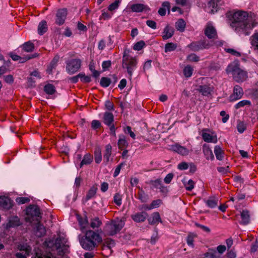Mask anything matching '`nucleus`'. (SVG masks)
Instances as JSON below:
<instances>
[{
	"mask_svg": "<svg viewBox=\"0 0 258 258\" xmlns=\"http://www.w3.org/2000/svg\"><path fill=\"white\" fill-rule=\"evenodd\" d=\"M229 23L231 28L237 33H243L245 35L250 34L251 30L257 24L253 21L252 18L243 11H239L228 15Z\"/></svg>",
	"mask_w": 258,
	"mask_h": 258,
	"instance_id": "1",
	"label": "nucleus"
},
{
	"mask_svg": "<svg viewBox=\"0 0 258 258\" xmlns=\"http://www.w3.org/2000/svg\"><path fill=\"white\" fill-rule=\"evenodd\" d=\"M102 242V238L97 232L87 230L80 240L82 247L85 250H92Z\"/></svg>",
	"mask_w": 258,
	"mask_h": 258,
	"instance_id": "2",
	"label": "nucleus"
},
{
	"mask_svg": "<svg viewBox=\"0 0 258 258\" xmlns=\"http://www.w3.org/2000/svg\"><path fill=\"white\" fill-rule=\"evenodd\" d=\"M226 72L227 74H231L233 80L238 83L244 82L247 78V73L240 69L239 64L236 62L229 64Z\"/></svg>",
	"mask_w": 258,
	"mask_h": 258,
	"instance_id": "3",
	"label": "nucleus"
},
{
	"mask_svg": "<svg viewBox=\"0 0 258 258\" xmlns=\"http://www.w3.org/2000/svg\"><path fill=\"white\" fill-rule=\"evenodd\" d=\"M67 242V240L64 238L58 237L55 240H46L45 243L48 247L57 249L59 255H63L69 252V246Z\"/></svg>",
	"mask_w": 258,
	"mask_h": 258,
	"instance_id": "4",
	"label": "nucleus"
},
{
	"mask_svg": "<svg viewBox=\"0 0 258 258\" xmlns=\"http://www.w3.org/2000/svg\"><path fill=\"white\" fill-rule=\"evenodd\" d=\"M124 225L123 220L116 218L106 223L104 230L107 235L112 236L119 232Z\"/></svg>",
	"mask_w": 258,
	"mask_h": 258,
	"instance_id": "5",
	"label": "nucleus"
},
{
	"mask_svg": "<svg viewBox=\"0 0 258 258\" xmlns=\"http://www.w3.org/2000/svg\"><path fill=\"white\" fill-rule=\"evenodd\" d=\"M138 63L137 59L129 55L124 54L122 56V67L126 69L130 77L133 75V71L136 69Z\"/></svg>",
	"mask_w": 258,
	"mask_h": 258,
	"instance_id": "6",
	"label": "nucleus"
},
{
	"mask_svg": "<svg viewBox=\"0 0 258 258\" xmlns=\"http://www.w3.org/2000/svg\"><path fill=\"white\" fill-rule=\"evenodd\" d=\"M81 66V60L79 58L72 59L66 62V71L70 75L78 72Z\"/></svg>",
	"mask_w": 258,
	"mask_h": 258,
	"instance_id": "7",
	"label": "nucleus"
},
{
	"mask_svg": "<svg viewBox=\"0 0 258 258\" xmlns=\"http://www.w3.org/2000/svg\"><path fill=\"white\" fill-rule=\"evenodd\" d=\"M26 214L29 218L39 221L41 218L40 208L36 205H30L26 209Z\"/></svg>",
	"mask_w": 258,
	"mask_h": 258,
	"instance_id": "8",
	"label": "nucleus"
},
{
	"mask_svg": "<svg viewBox=\"0 0 258 258\" xmlns=\"http://www.w3.org/2000/svg\"><path fill=\"white\" fill-rule=\"evenodd\" d=\"M210 46V45L206 40L193 42L188 45V47L193 51L208 49Z\"/></svg>",
	"mask_w": 258,
	"mask_h": 258,
	"instance_id": "9",
	"label": "nucleus"
},
{
	"mask_svg": "<svg viewBox=\"0 0 258 258\" xmlns=\"http://www.w3.org/2000/svg\"><path fill=\"white\" fill-rule=\"evenodd\" d=\"M204 34L210 39L217 38V33L215 28L211 23H208L204 29Z\"/></svg>",
	"mask_w": 258,
	"mask_h": 258,
	"instance_id": "10",
	"label": "nucleus"
},
{
	"mask_svg": "<svg viewBox=\"0 0 258 258\" xmlns=\"http://www.w3.org/2000/svg\"><path fill=\"white\" fill-rule=\"evenodd\" d=\"M243 95L242 88L239 85H235L233 90V93L229 97L231 102L235 101L240 99Z\"/></svg>",
	"mask_w": 258,
	"mask_h": 258,
	"instance_id": "11",
	"label": "nucleus"
},
{
	"mask_svg": "<svg viewBox=\"0 0 258 258\" xmlns=\"http://www.w3.org/2000/svg\"><path fill=\"white\" fill-rule=\"evenodd\" d=\"M67 15V10L66 8L59 9L56 14L55 23L58 25L64 24Z\"/></svg>",
	"mask_w": 258,
	"mask_h": 258,
	"instance_id": "12",
	"label": "nucleus"
},
{
	"mask_svg": "<svg viewBox=\"0 0 258 258\" xmlns=\"http://www.w3.org/2000/svg\"><path fill=\"white\" fill-rule=\"evenodd\" d=\"M148 216V214L147 212H142L132 214L131 217L135 222L141 223L144 222Z\"/></svg>",
	"mask_w": 258,
	"mask_h": 258,
	"instance_id": "13",
	"label": "nucleus"
},
{
	"mask_svg": "<svg viewBox=\"0 0 258 258\" xmlns=\"http://www.w3.org/2000/svg\"><path fill=\"white\" fill-rule=\"evenodd\" d=\"M12 201L9 198L5 196L0 197V207L5 209L9 210L12 208Z\"/></svg>",
	"mask_w": 258,
	"mask_h": 258,
	"instance_id": "14",
	"label": "nucleus"
},
{
	"mask_svg": "<svg viewBox=\"0 0 258 258\" xmlns=\"http://www.w3.org/2000/svg\"><path fill=\"white\" fill-rule=\"evenodd\" d=\"M20 252H17L15 254L16 258H27V256L29 255L31 251L30 246L25 247L24 245L21 246L20 248Z\"/></svg>",
	"mask_w": 258,
	"mask_h": 258,
	"instance_id": "15",
	"label": "nucleus"
},
{
	"mask_svg": "<svg viewBox=\"0 0 258 258\" xmlns=\"http://www.w3.org/2000/svg\"><path fill=\"white\" fill-rule=\"evenodd\" d=\"M171 149L173 151L182 156H186L189 153V150L187 148L178 144L172 145Z\"/></svg>",
	"mask_w": 258,
	"mask_h": 258,
	"instance_id": "16",
	"label": "nucleus"
},
{
	"mask_svg": "<svg viewBox=\"0 0 258 258\" xmlns=\"http://www.w3.org/2000/svg\"><path fill=\"white\" fill-rule=\"evenodd\" d=\"M131 9L133 12L140 13L144 11H148L150 10L149 7L142 4H136L132 5Z\"/></svg>",
	"mask_w": 258,
	"mask_h": 258,
	"instance_id": "17",
	"label": "nucleus"
},
{
	"mask_svg": "<svg viewBox=\"0 0 258 258\" xmlns=\"http://www.w3.org/2000/svg\"><path fill=\"white\" fill-rule=\"evenodd\" d=\"M174 33V29L173 27L167 25L164 29L163 35L162 38L163 40H167L173 36Z\"/></svg>",
	"mask_w": 258,
	"mask_h": 258,
	"instance_id": "18",
	"label": "nucleus"
},
{
	"mask_svg": "<svg viewBox=\"0 0 258 258\" xmlns=\"http://www.w3.org/2000/svg\"><path fill=\"white\" fill-rule=\"evenodd\" d=\"M97 187L96 185H94L89 189L85 198L83 199L84 203H86L91 199L94 198L96 194Z\"/></svg>",
	"mask_w": 258,
	"mask_h": 258,
	"instance_id": "19",
	"label": "nucleus"
},
{
	"mask_svg": "<svg viewBox=\"0 0 258 258\" xmlns=\"http://www.w3.org/2000/svg\"><path fill=\"white\" fill-rule=\"evenodd\" d=\"M149 223L150 225L157 224L158 223H162V220L159 212H154L151 215V217L148 219Z\"/></svg>",
	"mask_w": 258,
	"mask_h": 258,
	"instance_id": "20",
	"label": "nucleus"
},
{
	"mask_svg": "<svg viewBox=\"0 0 258 258\" xmlns=\"http://www.w3.org/2000/svg\"><path fill=\"white\" fill-rule=\"evenodd\" d=\"M203 152L207 160H213L214 156L209 145L204 144L203 146Z\"/></svg>",
	"mask_w": 258,
	"mask_h": 258,
	"instance_id": "21",
	"label": "nucleus"
},
{
	"mask_svg": "<svg viewBox=\"0 0 258 258\" xmlns=\"http://www.w3.org/2000/svg\"><path fill=\"white\" fill-rule=\"evenodd\" d=\"M114 121L113 114L109 112H105L103 116V122L106 125H110Z\"/></svg>",
	"mask_w": 258,
	"mask_h": 258,
	"instance_id": "22",
	"label": "nucleus"
},
{
	"mask_svg": "<svg viewBox=\"0 0 258 258\" xmlns=\"http://www.w3.org/2000/svg\"><path fill=\"white\" fill-rule=\"evenodd\" d=\"M241 221L240 222L241 224L245 225L250 222V215L249 211L245 210H243L240 214Z\"/></svg>",
	"mask_w": 258,
	"mask_h": 258,
	"instance_id": "23",
	"label": "nucleus"
},
{
	"mask_svg": "<svg viewBox=\"0 0 258 258\" xmlns=\"http://www.w3.org/2000/svg\"><path fill=\"white\" fill-rule=\"evenodd\" d=\"M118 138L119 139L117 142L118 148L121 150L126 149L128 145V143L126 141L125 136L123 135H119Z\"/></svg>",
	"mask_w": 258,
	"mask_h": 258,
	"instance_id": "24",
	"label": "nucleus"
},
{
	"mask_svg": "<svg viewBox=\"0 0 258 258\" xmlns=\"http://www.w3.org/2000/svg\"><path fill=\"white\" fill-rule=\"evenodd\" d=\"M138 199L142 203H147L149 200V196L147 194L142 188L138 187Z\"/></svg>",
	"mask_w": 258,
	"mask_h": 258,
	"instance_id": "25",
	"label": "nucleus"
},
{
	"mask_svg": "<svg viewBox=\"0 0 258 258\" xmlns=\"http://www.w3.org/2000/svg\"><path fill=\"white\" fill-rule=\"evenodd\" d=\"M21 224L20 219L17 216L11 217L7 224V228L15 227Z\"/></svg>",
	"mask_w": 258,
	"mask_h": 258,
	"instance_id": "26",
	"label": "nucleus"
},
{
	"mask_svg": "<svg viewBox=\"0 0 258 258\" xmlns=\"http://www.w3.org/2000/svg\"><path fill=\"white\" fill-rule=\"evenodd\" d=\"M36 235L39 237L44 236L46 234V229L45 227L39 222L36 225Z\"/></svg>",
	"mask_w": 258,
	"mask_h": 258,
	"instance_id": "27",
	"label": "nucleus"
},
{
	"mask_svg": "<svg viewBox=\"0 0 258 258\" xmlns=\"http://www.w3.org/2000/svg\"><path fill=\"white\" fill-rule=\"evenodd\" d=\"M198 90L204 96H208L212 91V88L206 85L200 86Z\"/></svg>",
	"mask_w": 258,
	"mask_h": 258,
	"instance_id": "28",
	"label": "nucleus"
},
{
	"mask_svg": "<svg viewBox=\"0 0 258 258\" xmlns=\"http://www.w3.org/2000/svg\"><path fill=\"white\" fill-rule=\"evenodd\" d=\"M202 138L204 141L207 143H216L217 142V138L216 136H211L210 134L204 133L202 134Z\"/></svg>",
	"mask_w": 258,
	"mask_h": 258,
	"instance_id": "29",
	"label": "nucleus"
},
{
	"mask_svg": "<svg viewBox=\"0 0 258 258\" xmlns=\"http://www.w3.org/2000/svg\"><path fill=\"white\" fill-rule=\"evenodd\" d=\"M48 27L47 22L45 20L41 21L38 27V32L40 35H42L47 30Z\"/></svg>",
	"mask_w": 258,
	"mask_h": 258,
	"instance_id": "30",
	"label": "nucleus"
},
{
	"mask_svg": "<svg viewBox=\"0 0 258 258\" xmlns=\"http://www.w3.org/2000/svg\"><path fill=\"white\" fill-rule=\"evenodd\" d=\"M214 151L217 160L221 161L223 159L224 152L219 146H216Z\"/></svg>",
	"mask_w": 258,
	"mask_h": 258,
	"instance_id": "31",
	"label": "nucleus"
},
{
	"mask_svg": "<svg viewBox=\"0 0 258 258\" xmlns=\"http://www.w3.org/2000/svg\"><path fill=\"white\" fill-rule=\"evenodd\" d=\"M92 160L93 157L90 154H85L80 164V168H81L84 165L90 164L92 162Z\"/></svg>",
	"mask_w": 258,
	"mask_h": 258,
	"instance_id": "32",
	"label": "nucleus"
},
{
	"mask_svg": "<svg viewBox=\"0 0 258 258\" xmlns=\"http://www.w3.org/2000/svg\"><path fill=\"white\" fill-rule=\"evenodd\" d=\"M220 1L221 0H210L209 1L208 5L209 8H212L210 12L211 13L213 14L215 11L216 12L217 11V8L220 4Z\"/></svg>",
	"mask_w": 258,
	"mask_h": 258,
	"instance_id": "33",
	"label": "nucleus"
},
{
	"mask_svg": "<svg viewBox=\"0 0 258 258\" xmlns=\"http://www.w3.org/2000/svg\"><path fill=\"white\" fill-rule=\"evenodd\" d=\"M94 160L97 164H99L102 160V154L101 149L99 147H96L94 151Z\"/></svg>",
	"mask_w": 258,
	"mask_h": 258,
	"instance_id": "34",
	"label": "nucleus"
},
{
	"mask_svg": "<svg viewBox=\"0 0 258 258\" xmlns=\"http://www.w3.org/2000/svg\"><path fill=\"white\" fill-rule=\"evenodd\" d=\"M205 256L207 258H221V255L218 253L214 249H209L207 252L205 253Z\"/></svg>",
	"mask_w": 258,
	"mask_h": 258,
	"instance_id": "35",
	"label": "nucleus"
},
{
	"mask_svg": "<svg viewBox=\"0 0 258 258\" xmlns=\"http://www.w3.org/2000/svg\"><path fill=\"white\" fill-rule=\"evenodd\" d=\"M112 147L110 144L105 146V150L103 155L104 160L107 163L109 160V157L111 154Z\"/></svg>",
	"mask_w": 258,
	"mask_h": 258,
	"instance_id": "36",
	"label": "nucleus"
},
{
	"mask_svg": "<svg viewBox=\"0 0 258 258\" xmlns=\"http://www.w3.org/2000/svg\"><path fill=\"white\" fill-rule=\"evenodd\" d=\"M162 5L163 7L159 9L158 13L160 15L163 16L166 14V8L168 10V12H169L170 5L168 2H163Z\"/></svg>",
	"mask_w": 258,
	"mask_h": 258,
	"instance_id": "37",
	"label": "nucleus"
},
{
	"mask_svg": "<svg viewBox=\"0 0 258 258\" xmlns=\"http://www.w3.org/2000/svg\"><path fill=\"white\" fill-rule=\"evenodd\" d=\"M218 201V199L215 197H210L206 201V203L209 208H214L217 206Z\"/></svg>",
	"mask_w": 258,
	"mask_h": 258,
	"instance_id": "38",
	"label": "nucleus"
},
{
	"mask_svg": "<svg viewBox=\"0 0 258 258\" xmlns=\"http://www.w3.org/2000/svg\"><path fill=\"white\" fill-rule=\"evenodd\" d=\"M185 25V22L182 19H179L175 23L176 29L180 32L184 31Z\"/></svg>",
	"mask_w": 258,
	"mask_h": 258,
	"instance_id": "39",
	"label": "nucleus"
},
{
	"mask_svg": "<svg viewBox=\"0 0 258 258\" xmlns=\"http://www.w3.org/2000/svg\"><path fill=\"white\" fill-rule=\"evenodd\" d=\"M45 92L49 95H52L55 92V88L54 86L51 84H46L44 87Z\"/></svg>",
	"mask_w": 258,
	"mask_h": 258,
	"instance_id": "40",
	"label": "nucleus"
},
{
	"mask_svg": "<svg viewBox=\"0 0 258 258\" xmlns=\"http://www.w3.org/2000/svg\"><path fill=\"white\" fill-rule=\"evenodd\" d=\"M23 49L28 52H32L34 49V45L30 41L25 42L22 46Z\"/></svg>",
	"mask_w": 258,
	"mask_h": 258,
	"instance_id": "41",
	"label": "nucleus"
},
{
	"mask_svg": "<svg viewBox=\"0 0 258 258\" xmlns=\"http://www.w3.org/2000/svg\"><path fill=\"white\" fill-rule=\"evenodd\" d=\"M111 82L110 78L103 77L100 79V84L102 87L106 88L110 85Z\"/></svg>",
	"mask_w": 258,
	"mask_h": 258,
	"instance_id": "42",
	"label": "nucleus"
},
{
	"mask_svg": "<svg viewBox=\"0 0 258 258\" xmlns=\"http://www.w3.org/2000/svg\"><path fill=\"white\" fill-rule=\"evenodd\" d=\"M177 47V46L176 44L172 42L167 43L165 45V52H168L174 51L176 49Z\"/></svg>",
	"mask_w": 258,
	"mask_h": 258,
	"instance_id": "43",
	"label": "nucleus"
},
{
	"mask_svg": "<svg viewBox=\"0 0 258 258\" xmlns=\"http://www.w3.org/2000/svg\"><path fill=\"white\" fill-rule=\"evenodd\" d=\"M251 105V102L249 100H244L240 101L235 105V108L238 109L244 106H250Z\"/></svg>",
	"mask_w": 258,
	"mask_h": 258,
	"instance_id": "44",
	"label": "nucleus"
},
{
	"mask_svg": "<svg viewBox=\"0 0 258 258\" xmlns=\"http://www.w3.org/2000/svg\"><path fill=\"white\" fill-rule=\"evenodd\" d=\"M121 0H115L113 3H111L108 7V10L109 11H113L116 10L119 7V4L121 3Z\"/></svg>",
	"mask_w": 258,
	"mask_h": 258,
	"instance_id": "45",
	"label": "nucleus"
},
{
	"mask_svg": "<svg viewBox=\"0 0 258 258\" xmlns=\"http://www.w3.org/2000/svg\"><path fill=\"white\" fill-rule=\"evenodd\" d=\"M78 77H79L81 81L84 83H88L91 81V77L89 76H86L83 73H79Z\"/></svg>",
	"mask_w": 258,
	"mask_h": 258,
	"instance_id": "46",
	"label": "nucleus"
},
{
	"mask_svg": "<svg viewBox=\"0 0 258 258\" xmlns=\"http://www.w3.org/2000/svg\"><path fill=\"white\" fill-rule=\"evenodd\" d=\"M193 72V68L190 66H186L183 70V74L186 78L191 76Z\"/></svg>",
	"mask_w": 258,
	"mask_h": 258,
	"instance_id": "47",
	"label": "nucleus"
},
{
	"mask_svg": "<svg viewBox=\"0 0 258 258\" xmlns=\"http://www.w3.org/2000/svg\"><path fill=\"white\" fill-rule=\"evenodd\" d=\"M101 224V222L97 217L91 220L90 223V226L92 228H98Z\"/></svg>",
	"mask_w": 258,
	"mask_h": 258,
	"instance_id": "48",
	"label": "nucleus"
},
{
	"mask_svg": "<svg viewBox=\"0 0 258 258\" xmlns=\"http://www.w3.org/2000/svg\"><path fill=\"white\" fill-rule=\"evenodd\" d=\"M251 44L254 48L258 50V33L252 36Z\"/></svg>",
	"mask_w": 258,
	"mask_h": 258,
	"instance_id": "49",
	"label": "nucleus"
},
{
	"mask_svg": "<svg viewBox=\"0 0 258 258\" xmlns=\"http://www.w3.org/2000/svg\"><path fill=\"white\" fill-rule=\"evenodd\" d=\"M145 46V42L143 40H141L134 45L133 48L135 50H140Z\"/></svg>",
	"mask_w": 258,
	"mask_h": 258,
	"instance_id": "50",
	"label": "nucleus"
},
{
	"mask_svg": "<svg viewBox=\"0 0 258 258\" xmlns=\"http://www.w3.org/2000/svg\"><path fill=\"white\" fill-rule=\"evenodd\" d=\"M237 129L239 133H242L246 129L245 124L242 121L238 122L237 125Z\"/></svg>",
	"mask_w": 258,
	"mask_h": 258,
	"instance_id": "51",
	"label": "nucleus"
},
{
	"mask_svg": "<svg viewBox=\"0 0 258 258\" xmlns=\"http://www.w3.org/2000/svg\"><path fill=\"white\" fill-rule=\"evenodd\" d=\"M30 201L27 197H19L16 200V201L20 205L29 203Z\"/></svg>",
	"mask_w": 258,
	"mask_h": 258,
	"instance_id": "52",
	"label": "nucleus"
},
{
	"mask_svg": "<svg viewBox=\"0 0 258 258\" xmlns=\"http://www.w3.org/2000/svg\"><path fill=\"white\" fill-rule=\"evenodd\" d=\"M196 236V235L190 234H189L186 238V242L189 246L194 247V239Z\"/></svg>",
	"mask_w": 258,
	"mask_h": 258,
	"instance_id": "53",
	"label": "nucleus"
},
{
	"mask_svg": "<svg viewBox=\"0 0 258 258\" xmlns=\"http://www.w3.org/2000/svg\"><path fill=\"white\" fill-rule=\"evenodd\" d=\"M195 182L189 179L188 182L184 184L185 188L188 191H191L194 187Z\"/></svg>",
	"mask_w": 258,
	"mask_h": 258,
	"instance_id": "54",
	"label": "nucleus"
},
{
	"mask_svg": "<svg viewBox=\"0 0 258 258\" xmlns=\"http://www.w3.org/2000/svg\"><path fill=\"white\" fill-rule=\"evenodd\" d=\"M114 202L117 206H120L121 204V196L118 193H116L113 197Z\"/></svg>",
	"mask_w": 258,
	"mask_h": 258,
	"instance_id": "55",
	"label": "nucleus"
},
{
	"mask_svg": "<svg viewBox=\"0 0 258 258\" xmlns=\"http://www.w3.org/2000/svg\"><path fill=\"white\" fill-rule=\"evenodd\" d=\"M124 132L125 134H128L133 139H135L136 137V135L135 133L132 131L131 127L127 126L124 128Z\"/></svg>",
	"mask_w": 258,
	"mask_h": 258,
	"instance_id": "56",
	"label": "nucleus"
},
{
	"mask_svg": "<svg viewBox=\"0 0 258 258\" xmlns=\"http://www.w3.org/2000/svg\"><path fill=\"white\" fill-rule=\"evenodd\" d=\"M101 126V123L99 120H93L91 122V127L93 130L99 128Z\"/></svg>",
	"mask_w": 258,
	"mask_h": 258,
	"instance_id": "57",
	"label": "nucleus"
},
{
	"mask_svg": "<svg viewBox=\"0 0 258 258\" xmlns=\"http://www.w3.org/2000/svg\"><path fill=\"white\" fill-rule=\"evenodd\" d=\"M105 106L106 109L109 111L114 110V105L113 103L109 100L105 101Z\"/></svg>",
	"mask_w": 258,
	"mask_h": 258,
	"instance_id": "58",
	"label": "nucleus"
},
{
	"mask_svg": "<svg viewBox=\"0 0 258 258\" xmlns=\"http://www.w3.org/2000/svg\"><path fill=\"white\" fill-rule=\"evenodd\" d=\"M162 203V201L160 199H158L156 200H154L152 202L151 205V207H152L153 209L159 207L161 204Z\"/></svg>",
	"mask_w": 258,
	"mask_h": 258,
	"instance_id": "59",
	"label": "nucleus"
},
{
	"mask_svg": "<svg viewBox=\"0 0 258 258\" xmlns=\"http://www.w3.org/2000/svg\"><path fill=\"white\" fill-rule=\"evenodd\" d=\"M195 225L196 227L201 228L203 231H204L208 233H209L211 231L210 229L207 226L201 225L198 223H195Z\"/></svg>",
	"mask_w": 258,
	"mask_h": 258,
	"instance_id": "60",
	"label": "nucleus"
},
{
	"mask_svg": "<svg viewBox=\"0 0 258 258\" xmlns=\"http://www.w3.org/2000/svg\"><path fill=\"white\" fill-rule=\"evenodd\" d=\"M147 25L153 29H156L157 28V23L155 21L149 20L146 21Z\"/></svg>",
	"mask_w": 258,
	"mask_h": 258,
	"instance_id": "61",
	"label": "nucleus"
},
{
	"mask_svg": "<svg viewBox=\"0 0 258 258\" xmlns=\"http://www.w3.org/2000/svg\"><path fill=\"white\" fill-rule=\"evenodd\" d=\"M217 170L219 172L225 174L229 172V166H227L225 167H217Z\"/></svg>",
	"mask_w": 258,
	"mask_h": 258,
	"instance_id": "62",
	"label": "nucleus"
},
{
	"mask_svg": "<svg viewBox=\"0 0 258 258\" xmlns=\"http://www.w3.org/2000/svg\"><path fill=\"white\" fill-rule=\"evenodd\" d=\"M188 60L192 62H197L199 60V57L195 54H191L187 56Z\"/></svg>",
	"mask_w": 258,
	"mask_h": 258,
	"instance_id": "63",
	"label": "nucleus"
},
{
	"mask_svg": "<svg viewBox=\"0 0 258 258\" xmlns=\"http://www.w3.org/2000/svg\"><path fill=\"white\" fill-rule=\"evenodd\" d=\"M36 255L38 258H52V254L50 252L48 253H37Z\"/></svg>",
	"mask_w": 258,
	"mask_h": 258,
	"instance_id": "64",
	"label": "nucleus"
}]
</instances>
